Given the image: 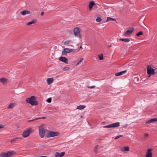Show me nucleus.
Returning <instances> with one entry per match:
<instances>
[{"label": "nucleus", "mask_w": 157, "mask_h": 157, "mask_svg": "<svg viewBox=\"0 0 157 157\" xmlns=\"http://www.w3.org/2000/svg\"><path fill=\"white\" fill-rule=\"evenodd\" d=\"M70 69V68L69 67H65L63 68V70L64 71H67L69 70Z\"/></svg>", "instance_id": "obj_33"}, {"label": "nucleus", "mask_w": 157, "mask_h": 157, "mask_svg": "<svg viewBox=\"0 0 157 157\" xmlns=\"http://www.w3.org/2000/svg\"><path fill=\"white\" fill-rule=\"evenodd\" d=\"M86 107V106L84 105H80L77 106V109L79 110L82 109Z\"/></svg>", "instance_id": "obj_22"}, {"label": "nucleus", "mask_w": 157, "mask_h": 157, "mask_svg": "<svg viewBox=\"0 0 157 157\" xmlns=\"http://www.w3.org/2000/svg\"><path fill=\"white\" fill-rule=\"evenodd\" d=\"M120 126V123L117 122L108 125L104 126L103 128H117Z\"/></svg>", "instance_id": "obj_7"}, {"label": "nucleus", "mask_w": 157, "mask_h": 157, "mask_svg": "<svg viewBox=\"0 0 157 157\" xmlns=\"http://www.w3.org/2000/svg\"><path fill=\"white\" fill-rule=\"evenodd\" d=\"M74 49H69V48H66L64 49L62 51V55H67V53L71 52L73 51Z\"/></svg>", "instance_id": "obj_8"}, {"label": "nucleus", "mask_w": 157, "mask_h": 157, "mask_svg": "<svg viewBox=\"0 0 157 157\" xmlns=\"http://www.w3.org/2000/svg\"><path fill=\"white\" fill-rule=\"evenodd\" d=\"M15 153V152L14 151H8L7 153H6V157H10Z\"/></svg>", "instance_id": "obj_14"}, {"label": "nucleus", "mask_w": 157, "mask_h": 157, "mask_svg": "<svg viewBox=\"0 0 157 157\" xmlns=\"http://www.w3.org/2000/svg\"><path fill=\"white\" fill-rule=\"evenodd\" d=\"M82 115H81V116H80V117H81V118H82Z\"/></svg>", "instance_id": "obj_45"}, {"label": "nucleus", "mask_w": 157, "mask_h": 157, "mask_svg": "<svg viewBox=\"0 0 157 157\" xmlns=\"http://www.w3.org/2000/svg\"><path fill=\"white\" fill-rule=\"evenodd\" d=\"M1 157H6V152H3L0 154Z\"/></svg>", "instance_id": "obj_26"}, {"label": "nucleus", "mask_w": 157, "mask_h": 157, "mask_svg": "<svg viewBox=\"0 0 157 157\" xmlns=\"http://www.w3.org/2000/svg\"><path fill=\"white\" fill-rule=\"evenodd\" d=\"M55 157H60L59 153L58 152H56L55 154Z\"/></svg>", "instance_id": "obj_32"}, {"label": "nucleus", "mask_w": 157, "mask_h": 157, "mask_svg": "<svg viewBox=\"0 0 157 157\" xmlns=\"http://www.w3.org/2000/svg\"><path fill=\"white\" fill-rule=\"evenodd\" d=\"M134 31V28H131L129 29H128L124 34V35L125 36H128L131 34Z\"/></svg>", "instance_id": "obj_9"}, {"label": "nucleus", "mask_w": 157, "mask_h": 157, "mask_svg": "<svg viewBox=\"0 0 157 157\" xmlns=\"http://www.w3.org/2000/svg\"><path fill=\"white\" fill-rule=\"evenodd\" d=\"M80 32V29L78 27L75 28L73 30L74 34L75 36L79 38H81L82 36Z\"/></svg>", "instance_id": "obj_3"}, {"label": "nucleus", "mask_w": 157, "mask_h": 157, "mask_svg": "<svg viewBox=\"0 0 157 157\" xmlns=\"http://www.w3.org/2000/svg\"><path fill=\"white\" fill-rule=\"evenodd\" d=\"M148 136V134H147V133L144 134L145 138L147 137Z\"/></svg>", "instance_id": "obj_40"}, {"label": "nucleus", "mask_w": 157, "mask_h": 157, "mask_svg": "<svg viewBox=\"0 0 157 157\" xmlns=\"http://www.w3.org/2000/svg\"><path fill=\"white\" fill-rule=\"evenodd\" d=\"M34 120V119H33L32 120H29L28 121V122H32V121H33L34 120Z\"/></svg>", "instance_id": "obj_41"}, {"label": "nucleus", "mask_w": 157, "mask_h": 157, "mask_svg": "<svg viewBox=\"0 0 157 157\" xmlns=\"http://www.w3.org/2000/svg\"><path fill=\"white\" fill-rule=\"evenodd\" d=\"M41 119V117H39V118H35V119H34V120H37Z\"/></svg>", "instance_id": "obj_44"}, {"label": "nucleus", "mask_w": 157, "mask_h": 157, "mask_svg": "<svg viewBox=\"0 0 157 157\" xmlns=\"http://www.w3.org/2000/svg\"><path fill=\"white\" fill-rule=\"evenodd\" d=\"M47 101L48 103H50L52 101V98H49L47 100Z\"/></svg>", "instance_id": "obj_36"}, {"label": "nucleus", "mask_w": 157, "mask_h": 157, "mask_svg": "<svg viewBox=\"0 0 157 157\" xmlns=\"http://www.w3.org/2000/svg\"><path fill=\"white\" fill-rule=\"evenodd\" d=\"M33 131V130L31 128H28L25 130L22 133L23 137L26 138L29 136L30 133Z\"/></svg>", "instance_id": "obj_5"}, {"label": "nucleus", "mask_w": 157, "mask_h": 157, "mask_svg": "<svg viewBox=\"0 0 157 157\" xmlns=\"http://www.w3.org/2000/svg\"><path fill=\"white\" fill-rule=\"evenodd\" d=\"M127 72V71L124 70L123 71H121V72L116 73L115 74V75L116 76H120L122 75H123V74H124L125 72Z\"/></svg>", "instance_id": "obj_15"}, {"label": "nucleus", "mask_w": 157, "mask_h": 157, "mask_svg": "<svg viewBox=\"0 0 157 157\" xmlns=\"http://www.w3.org/2000/svg\"><path fill=\"white\" fill-rule=\"evenodd\" d=\"M39 134L41 138L44 137L45 133L46 132H47L48 130L42 128V126H40L39 127Z\"/></svg>", "instance_id": "obj_4"}, {"label": "nucleus", "mask_w": 157, "mask_h": 157, "mask_svg": "<svg viewBox=\"0 0 157 157\" xmlns=\"http://www.w3.org/2000/svg\"><path fill=\"white\" fill-rule=\"evenodd\" d=\"M95 87V86H89L88 87V88H90V89H93V88H94Z\"/></svg>", "instance_id": "obj_39"}, {"label": "nucleus", "mask_w": 157, "mask_h": 157, "mask_svg": "<svg viewBox=\"0 0 157 157\" xmlns=\"http://www.w3.org/2000/svg\"><path fill=\"white\" fill-rule=\"evenodd\" d=\"M31 13V12L30 11L27 10H23L20 12V14L23 16H24L26 14H30Z\"/></svg>", "instance_id": "obj_12"}, {"label": "nucleus", "mask_w": 157, "mask_h": 157, "mask_svg": "<svg viewBox=\"0 0 157 157\" xmlns=\"http://www.w3.org/2000/svg\"><path fill=\"white\" fill-rule=\"evenodd\" d=\"M82 48V46H81L80 47V48Z\"/></svg>", "instance_id": "obj_47"}, {"label": "nucleus", "mask_w": 157, "mask_h": 157, "mask_svg": "<svg viewBox=\"0 0 157 157\" xmlns=\"http://www.w3.org/2000/svg\"><path fill=\"white\" fill-rule=\"evenodd\" d=\"M101 21V17H98L96 19V21L97 22H99Z\"/></svg>", "instance_id": "obj_31"}, {"label": "nucleus", "mask_w": 157, "mask_h": 157, "mask_svg": "<svg viewBox=\"0 0 157 157\" xmlns=\"http://www.w3.org/2000/svg\"><path fill=\"white\" fill-rule=\"evenodd\" d=\"M143 34V32L142 31H140L138 33L136 34V36H139L140 35H142Z\"/></svg>", "instance_id": "obj_28"}, {"label": "nucleus", "mask_w": 157, "mask_h": 157, "mask_svg": "<svg viewBox=\"0 0 157 157\" xmlns=\"http://www.w3.org/2000/svg\"><path fill=\"white\" fill-rule=\"evenodd\" d=\"M152 149L149 148L147 149L146 152V157H152V154L151 152Z\"/></svg>", "instance_id": "obj_10"}, {"label": "nucleus", "mask_w": 157, "mask_h": 157, "mask_svg": "<svg viewBox=\"0 0 157 157\" xmlns=\"http://www.w3.org/2000/svg\"><path fill=\"white\" fill-rule=\"evenodd\" d=\"M16 105V104L14 103H12L10 104L7 107V109H10L13 108Z\"/></svg>", "instance_id": "obj_19"}, {"label": "nucleus", "mask_w": 157, "mask_h": 157, "mask_svg": "<svg viewBox=\"0 0 157 157\" xmlns=\"http://www.w3.org/2000/svg\"><path fill=\"white\" fill-rule=\"evenodd\" d=\"M119 40L120 41H124L125 42H126V43H127V42H129L130 41V40L129 38H121Z\"/></svg>", "instance_id": "obj_20"}, {"label": "nucleus", "mask_w": 157, "mask_h": 157, "mask_svg": "<svg viewBox=\"0 0 157 157\" xmlns=\"http://www.w3.org/2000/svg\"><path fill=\"white\" fill-rule=\"evenodd\" d=\"M54 79L53 78H48L47 80V82L48 85L51 84L53 81Z\"/></svg>", "instance_id": "obj_16"}, {"label": "nucleus", "mask_w": 157, "mask_h": 157, "mask_svg": "<svg viewBox=\"0 0 157 157\" xmlns=\"http://www.w3.org/2000/svg\"><path fill=\"white\" fill-rule=\"evenodd\" d=\"M147 73L150 77L151 75H154L155 73V70L153 69L150 66H148L147 69Z\"/></svg>", "instance_id": "obj_6"}, {"label": "nucleus", "mask_w": 157, "mask_h": 157, "mask_svg": "<svg viewBox=\"0 0 157 157\" xmlns=\"http://www.w3.org/2000/svg\"><path fill=\"white\" fill-rule=\"evenodd\" d=\"M157 121V118H152L147 120L145 123L146 124H149Z\"/></svg>", "instance_id": "obj_13"}, {"label": "nucleus", "mask_w": 157, "mask_h": 157, "mask_svg": "<svg viewBox=\"0 0 157 157\" xmlns=\"http://www.w3.org/2000/svg\"><path fill=\"white\" fill-rule=\"evenodd\" d=\"M111 47V45H110V46H109V47Z\"/></svg>", "instance_id": "obj_46"}, {"label": "nucleus", "mask_w": 157, "mask_h": 157, "mask_svg": "<svg viewBox=\"0 0 157 157\" xmlns=\"http://www.w3.org/2000/svg\"><path fill=\"white\" fill-rule=\"evenodd\" d=\"M123 136L122 135H120L119 136H117L115 138V139H117L118 138H119L120 137H122Z\"/></svg>", "instance_id": "obj_37"}, {"label": "nucleus", "mask_w": 157, "mask_h": 157, "mask_svg": "<svg viewBox=\"0 0 157 157\" xmlns=\"http://www.w3.org/2000/svg\"><path fill=\"white\" fill-rule=\"evenodd\" d=\"M18 139V138H16L13 139H12L11 140V143L14 142H15L16 141V140H17V139Z\"/></svg>", "instance_id": "obj_34"}, {"label": "nucleus", "mask_w": 157, "mask_h": 157, "mask_svg": "<svg viewBox=\"0 0 157 157\" xmlns=\"http://www.w3.org/2000/svg\"><path fill=\"white\" fill-rule=\"evenodd\" d=\"M129 150V148L128 146H124L121 148V151L123 152L124 151H128Z\"/></svg>", "instance_id": "obj_17"}, {"label": "nucleus", "mask_w": 157, "mask_h": 157, "mask_svg": "<svg viewBox=\"0 0 157 157\" xmlns=\"http://www.w3.org/2000/svg\"><path fill=\"white\" fill-rule=\"evenodd\" d=\"M71 40H70L66 41L64 42V44L65 45H67V44H68L69 43H70L71 42Z\"/></svg>", "instance_id": "obj_30"}, {"label": "nucleus", "mask_w": 157, "mask_h": 157, "mask_svg": "<svg viewBox=\"0 0 157 157\" xmlns=\"http://www.w3.org/2000/svg\"><path fill=\"white\" fill-rule=\"evenodd\" d=\"M115 21L116 19H115L111 18L110 17H108L106 21V22L108 21Z\"/></svg>", "instance_id": "obj_24"}, {"label": "nucleus", "mask_w": 157, "mask_h": 157, "mask_svg": "<svg viewBox=\"0 0 157 157\" xmlns=\"http://www.w3.org/2000/svg\"><path fill=\"white\" fill-rule=\"evenodd\" d=\"M65 154V152H62L60 153V154L59 153L60 155V157H61L63 156Z\"/></svg>", "instance_id": "obj_35"}, {"label": "nucleus", "mask_w": 157, "mask_h": 157, "mask_svg": "<svg viewBox=\"0 0 157 157\" xmlns=\"http://www.w3.org/2000/svg\"><path fill=\"white\" fill-rule=\"evenodd\" d=\"M84 60V59L82 58H81L80 60L78 62V63L76 64V66L78 65L80 63L83 61Z\"/></svg>", "instance_id": "obj_27"}, {"label": "nucleus", "mask_w": 157, "mask_h": 157, "mask_svg": "<svg viewBox=\"0 0 157 157\" xmlns=\"http://www.w3.org/2000/svg\"><path fill=\"white\" fill-rule=\"evenodd\" d=\"M44 12L43 11L41 13L40 15L41 16H43L44 15Z\"/></svg>", "instance_id": "obj_42"}, {"label": "nucleus", "mask_w": 157, "mask_h": 157, "mask_svg": "<svg viewBox=\"0 0 157 157\" xmlns=\"http://www.w3.org/2000/svg\"><path fill=\"white\" fill-rule=\"evenodd\" d=\"M4 128V126L2 124H0V129L3 128Z\"/></svg>", "instance_id": "obj_38"}, {"label": "nucleus", "mask_w": 157, "mask_h": 157, "mask_svg": "<svg viewBox=\"0 0 157 157\" xmlns=\"http://www.w3.org/2000/svg\"><path fill=\"white\" fill-rule=\"evenodd\" d=\"M59 60L63 63L68 64V59L65 57L61 56L59 58Z\"/></svg>", "instance_id": "obj_11"}, {"label": "nucleus", "mask_w": 157, "mask_h": 157, "mask_svg": "<svg viewBox=\"0 0 157 157\" xmlns=\"http://www.w3.org/2000/svg\"><path fill=\"white\" fill-rule=\"evenodd\" d=\"M95 5V3L94 1H92L90 2L89 5V7L90 10L93 8V6Z\"/></svg>", "instance_id": "obj_18"}, {"label": "nucleus", "mask_w": 157, "mask_h": 157, "mask_svg": "<svg viewBox=\"0 0 157 157\" xmlns=\"http://www.w3.org/2000/svg\"><path fill=\"white\" fill-rule=\"evenodd\" d=\"M59 133L58 132L50 131L48 130L47 131V132L46 135V136L47 138H50L51 137H53L56 136H59Z\"/></svg>", "instance_id": "obj_2"}, {"label": "nucleus", "mask_w": 157, "mask_h": 157, "mask_svg": "<svg viewBox=\"0 0 157 157\" xmlns=\"http://www.w3.org/2000/svg\"><path fill=\"white\" fill-rule=\"evenodd\" d=\"M98 56L100 60H102L103 59V55L102 54H101L100 55H98Z\"/></svg>", "instance_id": "obj_23"}, {"label": "nucleus", "mask_w": 157, "mask_h": 157, "mask_svg": "<svg viewBox=\"0 0 157 157\" xmlns=\"http://www.w3.org/2000/svg\"><path fill=\"white\" fill-rule=\"evenodd\" d=\"M36 97L32 96L29 98H27L26 99V102L33 105H37L38 103L36 101Z\"/></svg>", "instance_id": "obj_1"}, {"label": "nucleus", "mask_w": 157, "mask_h": 157, "mask_svg": "<svg viewBox=\"0 0 157 157\" xmlns=\"http://www.w3.org/2000/svg\"><path fill=\"white\" fill-rule=\"evenodd\" d=\"M99 147V145H98L96 146L94 148V151H95V152H96V153L97 152V150L98 149V148Z\"/></svg>", "instance_id": "obj_29"}, {"label": "nucleus", "mask_w": 157, "mask_h": 157, "mask_svg": "<svg viewBox=\"0 0 157 157\" xmlns=\"http://www.w3.org/2000/svg\"><path fill=\"white\" fill-rule=\"evenodd\" d=\"M41 119H46V118L45 117H41Z\"/></svg>", "instance_id": "obj_43"}, {"label": "nucleus", "mask_w": 157, "mask_h": 157, "mask_svg": "<svg viewBox=\"0 0 157 157\" xmlns=\"http://www.w3.org/2000/svg\"><path fill=\"white\" fill-rule=\"evenodd\" d=\"M7 79L5 78H2L0 79V82L3 83L6 82L7 81Z\"/></svg>", "instance_id": "obj_21"}, {"label": "nucleus", "mask_w": 157, "mask_h": 157, "mask_svg": "<svg viewBox=\"0 0 157 157\" xmlns=\"http://www.w3.org/2000/svg\"><path fill=\"white\" fill-rule=\"evenodd\" d=\"M36 23V21L35 20H34L33 21L29 22L28 23H27V25H30L33 24H34Z\"/></svg>", "instance_id": "obj_25"}]
</instances>
